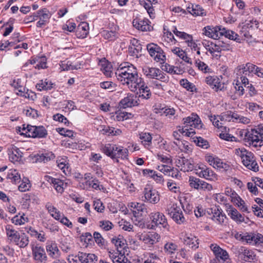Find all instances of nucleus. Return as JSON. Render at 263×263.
Masks as SVG:
<instances>
[{
    "label": "nucleus",
    "instance_id": "nucleus-1",
    "mask_svg": "<svg viewBox=\"0 0 263 263\" xmlns=\"http://www.w3.org/2000/svg\"><path fill=\"white\" fill-rule=\"evenodd\" d=\"M116 77L123 85H126L132 91L139 89V98L148 99L152 93L148 87L145 84L141 75L139 74L137 68L129 63L121 64L116 72Z\"/></svg>",
    "mask_w": 263,
    "mask_h": 263
},
{
    "label": "nucleus",
    "instance_id": "nucleus-2",
    "mask_svg": "<svg viewBox=\"0 0 263 263\" xmlns=\"http://www.w3.org/2000/svg\"><path fill=\"white\" fill-rule=\"evenodd\" d=\"M184 126L180 127L178 129L180 133L187 136L192 137L196 133L194 129L192 128H201L202 127V123L199 116L195 114H192L191 116L183 119Z\"/></svg>",
    "mask_w": 263,
    "mask_h": 263
},
{
    "label": "nucleus",
    "instance_id": "nucleus-3",
    "mask_svg": "<svg viewBox=\"0 0 263 263\" xmlns=\"http://www.w3.org/2000/svg\"><path fill=\"white\" fill-rule=\"evenodd\" d=\"M234 151L235 154L240 158L242 164L248 169L255 172L259 170L258 165L252 153L243 147L236 148Z\"/></svg>",
    "mask_w": 263,
    "mask_h": 263
},
{
    "label": "nucleus",
    "instance_id": "nucleus-4",
    "mask_svg": "<svg viewBox=\"0 0 263 263\" xmlns=\"http://www.w3.org/2000/svg\"><path fill=\"white\" fill-rule=\"evenodd\" d=\"M21 135H25L26 136L32 138H43L47 135V131L43 126H31L27 125L26 127L23 125V128L19 127Z\"/></svg>",
    "mask_w": 263,
    "mask_h": 263
},
{
    "label": "nucleus",
    "instance_id": "nucleus-5",
    "mask_svg": "<svg viewBox=\"0 0 263 263\" xmlns=\"http://www.w3.org/2000/svg\"><path fill=\"white\" fill-rule=\"evenodd\" d=\"M143 74L149 79H156L163 82L168 81V77L157 68L145 66L142 69Z\"/></svg>",
    "mask_w": 263,
    "mask_h": 263
},
{
    "label": "nucleus",
    "instance_id": "nucleus-6",
    "mask_svg": "<svg viewBox=\"0 0 263 263\" xmlns=\"http://www.w3.org/2000/svg\"><path fill=\"white\" fill-rule=\"evenodd\" d=\"M149 217L152 220V227L151 229H155V227L163 228L168 229V224L167 219L163 214L160 212L151 213Z\"/></svg>",
    "mask_w": 263,
    "mask_h": 263
},
{
    "label": "nucleus",
    "instance_id": "nucleus-7",
    "mask_svg": "<svg viewBox=\"0 0 263 263\" xmlns=\"http://www.w3.org/2000/svg\"><path fill=\"white\" fill-rule=\"evenodd\" d=\"M147 49L150 55L154 58L157 62H164L165 55L163 50L159 46L154 43L148 44L147 45Z\"/></svg>",
    "mask_w": 263,
    "mask_h": 263
},
{
    "label": "nucleus",
    "instance_id": "nucleus-8",
    "mask_svg": "<svg viewBox=\"0 0 263 263\" xmlns=\"http://www.w3.org/2000/svg\"><path fill=\"white\" fill-rule=\"evenodd\" d=\"M195 174L199 177L214 181L217 179V175L210 168L203 164H197Z\"/></svg>",
    "mask_w": 263,
    "mask_h": 263
},
{
    "label": "nucleus",
    "instance_id": "nucleus-9",
    "mask_svg": "<svg viewBox=\"0 0 263 263\" xmlns=\"http://www.w3.org/2000/svg\"><path fill=\"white\" fill-rule=\"evenodd\" d=\"M168 214L178 224H181L186 221L181 209L176 204H173L167 208Z\"/></svg>",
    "mask_w": 263,
    "mask_h": 263
},
{
    "label": "nucleus",
    "instance_id": "nucleus-10",
    "mask_svg": "<svg viewBox=\"0 0 263 263\" xmlns=\"http://www.w3.org/2000/svg\"><path fill=\"white\" fill-rule=\"evenodd\" d=\"M205 160L209 164L214 168L219 171H227L230 168V165L226 162H224L218 157L213 155H206Z\"/></svg>",
    "mask_w": 263,
    "mask_h": 263
},
{
    "label": "nucleus",
    "instance_id": "nucleus-11",
    "mask_svg": "<svg viewBox=\"0 0 263 263\" xmlns=\"http://www.w3.org/2000/svg\"><path fill=\"white\" fill-rule=\"evenodd\" d=\"M177 166L180 168L181 170L185 172H189L194 170L197 168V165H195L193 159H186L185 157H179L176 161Z\"/></svg>",
    "mask_w": 263,
    "mask_h": 263
},
{
    "label": "nucleus",
    "instance_id": "nucleus-12",
    "mask_svg": "<svg viewBox=\"0 0 263 263\" xmlns=\"http://www.w3.org/2000/svg\"><path fill=\"white\" fill-rule=\"evenodd\" d=\"M258 136L259 134L255 127L251 129L250 132L246 133L245 139L249 144L254 147L261 146L263 145V141Z\"/></svg>",
    "mask_w": 263,
    "mask_h": 263
},
{
    "label": "nucleus",
    "instance_id": "nucleus-13",
    "mask_svg": "<svg viewBox=\"0 0 263 263\" xmlns=\"http://www.w3.org/2000/svg\"><path fill=\"white\" fill-rule=\"evenodd\" d=\"M32 256L37 263H46L48 257L44 249L40 246H32L31 248Z\"/></svg>",
    "mask_w": 263,
    "mask_h": 263
},
{
    "label": "nucleus",
    "instance_id": "nucleus-14",
    "mask_svg": "<svg viewBox=\"0 0 263 263\" xmlns=\"http://www.w3.org/2000/svg\"><path fill=\"white\" fill-rule=\"evenodd\" d=\"M139 99L134 94L128 93L126 97L122 99L119 102L120 108H126L138 106L139 104Z\"/></svg>",
    "mask_w": 263,
    "mask_h": 263
},
{
    "label": "nucleus",
    "instance_id": "nucleus-15",
    "mask_svg": "<svg viewBox=\"0 0 263 263\" xmlns=\"http://www.w3.org/2000/svg\"><path fill=\"white\" fill-rule=\"evenodd\" d=\"M210 248L215 256V260H217L219 263H223L229 258L228 252L216 244H211Z\"/></svg>",
    "mask_w": 263,
    "mask_h": 263
},
{
    "label": "nucleus",
    "instance_id": "nucleus-16",
    "mask_svg": "<svg viewBox=\"0 0 263 263\" xmlns=\"http://www.w3.org/2000/svg\"><path fill=\"white\" fill-rule=\"evenodd\" d=\"M144 196L142 200L151 203L156 204L160 200L158 192L155 190L145 188L143 191Z\"/></svg>",
    "mask_w": 263,
    "mask_h": 263
},
{
    "label": "nucleus",
    "instance_id": "nucleus-17",
    "mask_svg": "<svg viewBox=\"0 0 263 263\" xmlns=\"http://www.w3.org/2000/svg\"><path fill=\"white\" fill-rule=\"evenodd\" d=\"M212 213L211 219L216 224L223 225L226 223L227 217L221 209L214 207L210 209Z\"/></svg>",
    "mask_w": 263,
    "mask_h": 263
},
{
    "label": "nucleus",
    "instance_id": "nucleus-18",
    "mask_svg": "<svg viewBox=\"0 0 263 263\" xmlns=\"http://www.w3.org/2000/svg\"><path fill=\"white\" fill-rule=\"evenodd\" d=\"M256 65L247 63L238 66L236 68V74L238 76L244 75L246 76H252L255 70Z\"/></svg>",
    "mask_w": 263,
    "mask_h": 263
},
{
    "label": "nucleus",
    "instance_id": "nucleus-19",
    "mask_svg": "<svg viewBox=\"0 0 263 263\" xmlns=\"http://www.w3.org/2000/svg\"><path fill=\"white\" fill-rule=\"evenodd\" d=\"M46 249L48 255L53 259H57L61 255L60 251L54 241H48Z\"/></svg>",
    "mask_w": 263,
    "mask_h": 263
},
{
    "label": "nucleus",
    "instance_id": "nucleus-20",
    "mask_svg": "<svg viewBox=\"0 0 263 263\" xmlns=\"http://www.w3.org/2000/svg\"><path fill=\"white\" fill-rule=\"evenodd\" d=\"M220 31L221 26L212 27L207 26L203 28V34L209 37L217 40L220 37Z\"/></svg>",
    "mask_w": 263,
    "mask_h": 263
},
{
    "label": "nucleus",
    "instance_id": "nucleus-21",
    "mask_svg": "<svg viewBox=\"0 0 263 263\" xmlns=\"http://www.w3.org/2000/svg\"><path fill=\"white\" fill-rule=\"evenodd\" d=\"M150 22L147 18H136L133 21V26L137 29L142 31H150L152 26L149 25Z\"/></svg>",
    "mask_w": 263,
    "mask_h": 263
},
{
    "label": "nucleus",
    "instance_id": "nucleus-22",
    "mask_svg": "<svg viewBox=\"0 0 263 263\" xmlns=\"http://www.w3.org/2000/svg\"><path fill=\"white\" fill-rule=\"evenodd\" d=\"M160 236L156 232L149 233L141 236L140 240L148 245H153L160 239Z\"/></svg>",
    "mask_w": 263,
    "mask_h": 263
},
{
    "label": "nucleus",
    "instance_id": "nucleus-23",
    "mask_svg": "<svg viewBox=\"0 0 263 263\" xmlns=\"http://www.w3.org/2000/svg\"><path fill=\"white\" fill-rule=\"evenodd\" d=\"M45 179L48 182L53 184L55 190L60 193H62L64 192L65 187L66 186V184L64 183L63 181L59 179L54 178L51 176L46 175L45 176Z\"/></svg>",
    "mask_w": 263,
    "mask_h": 263
},
{
    "label": "nucleus",
    "instance_id": "nucleus-24",
    "mask_svg": "<svg viewBox=\"0 0 263 263\" xmlns=\"http://www.w3.org/2000/svg\"><path fill=\"white\" fill-rule=\"evenodd\" d=\"M23 153L16 146L11 145L8 148V155L9 160L14 163L21 160Z\"/></svg>",
    "mask_w": 263,
    "mask_h": 263
},
{
    "label": "nucleus",
    "instance_id": "nucleus-25",
    "mask_svg": "<svg viewBox=\"0 0 263 263\" xmlns=\"http://www.w3.org/2000/svg\"><path fill=\"white\" fill-rule=\"evenodd\" d=\"M229 216L234 221L237 222H242L245 221L244 217L232 205H227V210Z\"/></svg>",
    "mask_w": 263,
    "mask_h": 263
},
{
    "label": "nucleus",
    "instance_id": "nucleus-26",
    "mask_svg": "<svg viewBox=\"0 0 263 263\" xmlns=\"http://www.w3.org/2000/svg\"><path fill=\"white\" fill-rule=\"evenodd\" d=\"M78 258L81 263H96L98 257L92 253H86L79 252Z\"/></svg>",
    "mask_w": 263,
    "mask_h": 263
},
{
    "label": "nucleus",
    "instance_id": "nucleus-27",
    "mask_svg": "<svg viewBox=\"0 0 263 263\" xmlns=\"http://www.w3.org/2000/svg\"><path fill=\"white\" fill-rule=\"evenodd\" d=\"M128 151L126 148L122 146H117L115 147L113 160H116V162H118V159H127L128 157Z\"/></svg>",
    "mask_w": 263,
    "mask_h": 263
},
{
    "label": "nucleus",
    "instance_id": "nucleus-28",
    "mask_svg": "<svg viewBox=\"0 0 263 263\" xmlns=\"http://www.w3.org/2000/svg\"><path fill=\"white\" fill-rule=\"evenodd\" d=\"M205 82L216 91L221 90L223 88V85L219 82V79L216 77H207L205 79Z\"/></svg>",
    "mask_w": 263,
    "mask_h": 263
},
{
    "label": "nucleus",
    "instance_id": "nucleus-29",
    "mask_svg": "<svg viewBox=\"0 0 263 263\" xmlns=\"http://www.w3.org/2000/svg\"><path fill=\"white\" fill-rule=\"evenodd\" d=\"M178 245L171 241H166L163 246V251L164 253L173 257V255L178 251Z\"/></svg>",
    "mask_w": 263,
    "mask_h": 263
},
{
    "label": "nucleus",
    "instance_id": "nucleus-30",
    "mask_svg": "<svg viewBox=\"0 0 263 263\" xmlns=\"http://www.w3.org/2000/svg\"><path fill=\"white\" fill-rule=\"evenodd\" d=\"M98 130L104 135H107L108 136H118L120 135L122 132L119 129H115L114 127H110L106 125H101Z\"/></svg>",
    "mask_w": 263,
    "mask_h": 263
},
{
    "label": "nucleus",
    "instance_id": "nucleus-31",
    "mask_svg": "<svg viewBox=\"0 0 263 263\" xmlns=\"http://www.w3.org/2000/svg\"><path fill=\"white\" fill-rule=\"evenodd\" d=\"M13 242L20 248H24L29 244V237L24 233L19 234Z\"/></svg>",
    "mask_w": 263,
    "mask_h": 263
},
{
    "label": "nucleus",
    "instance_id": "nucleus-32",
    "mask_svg": "<svg viewBox=\"0 0 263 263\" xmlns=\"http://www.w3.org/2000/svg\"><path fill=\"white\" fill-rule=\"evenodd\" d=\"M93 177L90 174H85L84 177L81 178L79 181V186L83 190H89L91 188V181Z\"/></svg>",
    "mask_w": 263,
    "mask_h": 263
},
{
    "label": "nucleus",
    "instance_id": "nucleus-33",
    "mask_svg": "<svg viewBox=\"0 0 263 263\" xmlns=\"http://www.w3.org/2000/svg\"><path fill=\"white\" fill-rule=\"evenodd\" d=\"M45 208L50 216L57 220H59L61 217L63 216V214L50 202L46 204Z\"/></svg>",
    "mask_w": 263,
    "mask_h": 263
},
{
    "label": "nucleus",
    "instance_id": "nucleus-34",
    "mask_svg": "<svg viewBox=\"0 0 263 263\" xmlns=\"http://www.w3.org/2000/svg\"><path fill=\"white\" fill-rule=\"evenodd\" d=\"M187 11L194 16H202L204 14V10L199 5L191 4L187 7Z\"/></svg>",
    "mask_w": 263,
    "mask_h": 263
},
{
    "label": "nucleus",
    "instance_id": "nucleus-35",
    "mask_svg": "<svg viewBox=\"0 0 263 263\" xmlns=\"http://www.w3.org/2000/svg\"><path fill=\"white\" fill-rule=\"evenodd\" d=\"M47 59L45 57H36L30 59L31 64H35L34 68L38 69H44L47 67Z\"/></svg>",
    "mask_w": 263,
    "mask_h": 263
},
{
    "label": "nucleus",
    "instance_id": "nucleus-36",
    "mask_svg": "<svg viewBox=\"0 0 263 263\" xmlns=\"http://www.w3.org/2000/svg\"><path fill=\"white\" fill-rule=\"evenodd\" d=\"M109 257L114 263H131L123 255L111 252H109Z\"/></svg>",
    "mask_w": 263,
    "mask_h": 263
},
{
    "label": "nucleus",
    "instance_id": "nucleus-37",
    "mask_svg": "<svg viewBox=\"0 0 263 263\" xmlns=\"http://www.w3.org/2000/svg\"><path fill=\"white\" fill-rule=\"evenodd\" d=\"M12 85L16 89L18 90V95H20L22 97H24L25 98L29 97L28 94V90L27 91H25V88L21 85V80L19 79L17 80H14Z\"/></svg>",
    "mask_w": 263,
    "mask_h": 263
},
{
    "label": "nucleus",
    "instance_id": "nucleus-38",
    "mask_svg": "<svg viewBox=\"0 0 263 263\" xmlns=\"http://www.w3.org/2000/svg\"><path fill=\"white\" fill-rule=\"evenodd\" d=\"M239 253L241 259L246 261H250L253 259L254 255L252 251L248 250L246 248L241 247L239 250Z\"/></svg>",
    "mask_w": 263,
    "mask_h": 263
},
{
    "label": "nucleus",
    "instance_id": "nucleus-39",
    "mask_svg": "<svg viewBox=\"0 0 263 263\" xmlns=\"http://www.w3.org/2000/svg\"><path fill=\"white\" fill-rule=\"evenodd\" d=\"M139 138L145 147L152 144V137L150 133L142 132L139 134Z\"/></svg>",
    "mask_w": 263,
    "mask_h": 263
},
{
    "label": "nucleus",
    "instance_id": "nucleus-40",
    "mask_svg": "<svg viewBox=\"0 0 263 263\" xmlns=\"http://www.w3.org/2000/svg\"><path fill=\"white\" fill-rule=\"evenodd\" d=\"M172 31L178 38L184 41L185 43L187 41H189V40H191L192 35L187 34L183 31H179L177 29L176 27H173Z\"/></svg>",
    "mask_w": 263,
    "mask_h": 263
},
{
    "label": "nucleus",
    "instance_id": "nucleus-41",
    "mask_svg": "<svg viewBox=\"0 0 263 263\" xmlns=\"http://www.w3.org/2000/svg\"><path fill=\"white\" fill-rule=\"evenodd\" d=\"M116 146V145L108 143L102 145L101 149L105 155L112 159Z\"/></svg>",
    "mask_w": 263,
    "mask_h": 263
},
{
    "label": "nucleus",
    "instance_id": "nucleus-42",
    "mask_svg": "<svg viewBox=\"0 0 263 263\" xmlns=\"http://www.w3.org/2000/svg\"><path fill=\"white\" fill-rule=\"evenodd\" d=\"M7 178L10 179L12 182L17 183L20 182L21 176L17 170L11 169L8 173Z\"/></svg>",
    "mask_w": 263,
    "mask_h": 263
},
{
    "label": "nucleus",
    "instance_id": "nucleus-43",
    "mask_svg": "<svg viewBox=\"0 0 263 263\" xmlns=\"http://www.w3.org/2000/svg\"><path fill=\"white\" fill-rule=\"evenodd\" d=\"M184 243L193 249H196L198 248V239L196 237L193 236L186 237L184 239Z\"/></svg>",
    "mask_w": 263,
    "mask_h": 263
},
{
    "label": "nucleus",
    "instance_id": "nucleus-44",
    "mask_svg": "<svg viewBox=\"0 0 263 263\" xmlns=\"http://www.w3.org/2000/svg\"><path fill=\"white\" fill-rule=\"evenodd\" d=\"M53 84L51 81L45 79V80H41L36 85L38 90L42 91L43 90H50L52 88Z\"/></svg>",
    "mask_w": 263,
    "mask_h": 263
},
{
    "label": "nucleus",
    "instance_id": "nucleus-45",
    "mask_svg": "<svg viewBox=\"0 0 263 263\" xmlns=\"http://www.w3.org/2000/svg\"><path fill=\"white\" fill-rule=\"evenodd\" d=\"M55 158L54 154L51 152H47L39 155L37 160L40 162H47Z\"/></svg>",
    "mask_w": 263,
    "mask_h": 263
},
{
    "label": "nucleus",
    "instance_id": "nucleus-46",
    "mask_svg": "<svg viewBox=\"0 0 263 263\" xmlns=\"http://www.w3.org/2000/svg\"><path fill=\"white\" fill-rule=\"evenodd\" d=\"M220 33H220V36H224L227 38L232 40H236L238 36V35L235 32L227 30L225 28H222L221 27Z\"/></svg>",
    "mask_w": 263,
    "mask_h": 263
},
{
    "label": "nucleus",
    "instance_id": "nucleus-47",
    "mask_svg": "<svg viewBox=\"0 0 263 263\" xmlns=\"http://www.w3.org/2000/svg\"><path fill=\"white\" fill-rule=\"evenodd\" d=\"M50 16V12L46 8H43L37 11V17L43 21L45 20L46 22H48Z\"/></svg>",
    "mask_w": 263,
    "mask_h": 263
},
{
    "label": "nucleus",
    "instance_id": "nucleus-48",
    "mask_svg": "<svg viewBox=\"0 0 263 263\" xmlns=\"http://www.w3.org/2000/svg\"><path fill=\"white\" fill-rule=\"evenodd\" d=\"M202 182V180L197 178L194 176H190L189 178V183L190 186L192 188L199 190L200 184Z\"/></svg>",
    "mask_w": 263,
    "mask_h": 263
},
{
    "label": "nucleus",
    "instance_id": "nucleus-49",
    "mask_svg": "<svg viewBox=\"0 0 263 263\" xmlns=\"http://www.w3.org/2000/svg\"><path fill=\"white\" fill-rule=\"evenodd\" d=\"M6 231L7 235L10 238L11 241L13 242L20 234L17 231L12 229L11 226H7L6 227Z\"/></svg>",
    "mask_w": 263,
    "mask_h": 263
},
{
    "label": "nucleus",
    "instance_id": "nucleus-50",
    "mask_svg": "<svg viewBox=\"0 0 263 263\" xmlns=\"http://www.w3.org/2000/svg\"><path fill=\"white\" fill-rule=\"evenodd\" d=\"M141 50V47L139 44L138 45H136L133 43V44L130 46L128 48V52L129 54L133 57H136V58L138 57L140 52Z\"/></svg>",
    "mask_w": 263,
    "mask_h": 263
},
{
    "label": "nucleus",
    "instance_id": "nucleus-51",
    "mask_svg": "<svg viewBox=\"0 0 263 263\" xmlns=\"http://www.w3.org/2000/svg\"><path fill=\"white\" fill-rule=\"evenodd\" d=\"M213 198L219 203L223 204L226 207V210H227V205H230L228 203V200L227 197L223 194H216L213 195Z\"/></svg>",
    "mask_w": 263,
    "mask_h": 263
},
{
    "label": "nucleus",
    "instance_id": "nucleus-52",
    "mask_svg": "<svg viewBox=\"0 0 263 263\" xmlns=\"http://www.w3.org/2000/svg\"><path fill=\"white\" fill-rule=\"evenodd\" d=\"M209 118L210 121L212 122L213 125L218 128H220L221 130L223 129L225 131H227V127L222 125V123L220 122V120L219 119L218 116H209Z\"/></svg>",
    "mask_w": 263,
    "mask_h": 263
},
{
    "label": "nucleus",
    "instance_id": "nucleus-53",
    "mask_svg": "<svg viewBox=\"0 0 263 263\" xmlns=\"http://www.w3.org/2000/svg\"><path fill=\"white\" fill-rule=\"evenodd\" d=\"M180 84L183 87L191 92H194L196 90L195 86L186 79L180 80Z\"/></svg>",
    "mask_w": 263,
    "mask_h": 263
},
{
    "label": "nucleus",
    "instance_id": "nucleus-54",
    "mask_svg": "<svg viewBox=\"0 0 263 263\" xmlns=\"http://www.w3.org/2000/svg\"><path fill=\"white\" fill-rule=\"evenodd\" d=\"M131 206L134 208L138 211V213L137 212V214H139V212H141L140 215L141 216L143 213H147V208L144 204L140 203H132Z\"/></svg>",
    "mask_w": 263,
    "mask_h": 263
},
{
    "label": "nucleus",
    "instance_id": "nucleus-55",
    "mask_svg": "<svg viewBox=\"0 0 263 263\" xmlns=\"http://www.w3.org/2000/svg\"><path fill=\"white\" fill-rule=\"evenodd\" d=\"M134 217L132 218V220L135 225L138 226L140 228H143L144 227V223L142 219L137 215V211L134 210L133 211Z\"/></svg>",
    "mask_w": 263,
    "mask_h": 263
},
{
    "label": "nucleus",
    "instance_id": "nucleus-56",
    "mask_svg": "<svg viewBox=\"0 0 263 263\" xmlns=\"http://www.w3.org/2000/svg\"><path fill=\"white\" fill-rule=\"evenodd\" d=\"M234 202L237 205L241 211L247 213L249 212L245 202L239 196L234 200Z\"/></svg>",
    "mask_w": 263,
    "mask_h": 263
},
{
    "label": "nucleus",
    "instance_id": "nucleus-57",
    "mask_svg": "<svg viewBox=\"0 0 263 263\" xmlns=\"http://www.w3.org/2000/svg\"><path fill=\"white\" fill-rule=\"evenodd\" d=\"M57 163L58 167L62 170L65 174H66L67 173H69L68 163H66V161L65 159H61L58 160Z\"/></svg>",
    "mask_w": 263,
    "mask_h": 263
},
{
    "label": "nucleus",
    "instance_id": "nucleus-58",
    "mask_svg": "<svg viewBox=\"0 0 263 263\" xmlns=\"http://www.w3.org/2000/svg\"><path fill=\"white\" fill-rule=\"evenodd\" d=\"M102 33L104 39L109 41H114L117 37V33L115 31L104 30Z\"/></svg>",
    "mask_w": 263,
    "mask_h": 263
},
{
    "label": "nucleus",
    "instance_id": "nucleus-59",
    "mask_svg": "<svg viewBox=\"0 0 263 263\" xmlns=\"http://www.w3.org/2000/svg\"><path fill=\"white\" fill-rule=\"evenodd\" d=\"M233 117L235 120V122L238 123L248 124L251 122V120L249 118L244 117L237 114H234Z\"/></svg>",
    "mask_w": 263,
    "mask_h": 263
},
{
    "label": "nucleus",
    "instance_id": "nucleus-60",
    "mask_svg": "<svg viewBox=\"0 0 263 263\" xmlns=\"http://www.w3.org/2000/svg\"><path fill=\"white\" fill-rule=\"evenodd\" d=\"M234 114V113H233L232 115H231V112L229 113V112L223 113L220 116H218V118L222 122H235V120L233 117Z\"/></svg>",
    "mask_w": 263,
    "mask_h": 263
},
{
    "label": "nucleus",
    "instance_id": "nucleus-61",
    "mask_svg": "<svg viewBox=\"0 0 263 263\" xmlns=\"http://www.w3.org/2000/svg\"><path fill=\"white\" fill-rule=\"evenodd\" d=\"M102 71L107 77H111L112 72L111 66L110 64L105 63L102 64L101 68Z\"/></svg>",
    "mask_w": 263,
    "mask_h": 263
},
{
    "label": "nucleus",
    "instance_id": "nucleus-62",
    "mask_svg": "<svg viewBox=\"0 0 263 263\" xmlns=\"http://www.w3.org/2000/svg\"><path fill=\"white\" fill-rule=\"evenodd\" d=\"M174 144L178 146L181 151L186 152L190 150L191 147L189 145V143L186 141H181L178 140L177 141L174 142Z\"/></svg>",
    "mask_w": 263,
    "mask_h": 263
},
{
    "label": "nucleus",
    "instance_id": "nucleus-63",
    "mask_svg": "<svg viewBox=\"0 0 263 263\" xmlns=\"http://www.w3.org/2000/svg\"><path fill=\"white\" fill-rule=\"evenodd\" d=\"M167 186L168 189L172 192L179 194L180 193V190L179 186L172 180H169L167 183Z\"/></svg>",
    "mask_w": 263,
    "mask_h": 263
},
{
    "label": "nucleus",
    "instance_id": "nucleus-64",
    "mask_svg": "<svg viewBox=\"0 0 263 263\" xmlns=\"http://www.w3.org/2000/svg\"><path fill=\"white\" fill-rule=\"evenodd\" d=\"M30 187L29 180L27 178L22 180L21 184L18 186V190L21 192H26L28 191Z\"/></svg>",
    "mask_w": 263,
    "mask_h": 263
}]
</instances>
